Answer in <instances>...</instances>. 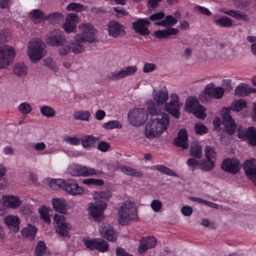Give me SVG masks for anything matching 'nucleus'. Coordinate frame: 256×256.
<instances>
[{"label": "nucleus", "instance_id": "f257e3e1", "mask_svg": "<svg viewBox=\"0 0 256 256\" xmlns=\"http://www.w3.org/2000/svg\"><path fill=\"white\" fill-rule=\"evenodd\" d=\"M169 124L168 115L162 113L158 116L148 121L146 125L144 134L150 139L159 136L168 129Z\"/></svg>", "mask_w": 256, "mask_h": 256}, {"label": "nucleus", "instance_id": "f03ea898", "mask_svg": "<svg viewBox=\"0 0 256 256\" xmlns=\"http://www.w3.org/2000/svg\"><path fill=\"white\" fill-rule=\"evenodd\" d=\"M118 222L122 225H124L136 218L137 210L134 202L131 201L124 202L118 208Z\"/></svg>", "mask_w": 256, "mask_h": 256}, {"label": "nucleus", "instance_id": "7ed1b4c3", "mask_svg": "<svg viewBox=\"0 0 256 256\" xmlns=\"http://www.w3.org/2000/svg\"><path fill=\"white\" fill-rule=\"evenodd\" d=\"M44 43L39 38L30 41L27 54L32 62L36 63L44 56Z\"/></svg>", "mask_w": 256, "mask_h": 256}, {"label": "nucleus", "instance_id": "20e7f679", "mask_svg": "<svg viewBox=\"0 0 256 256\" xmlns=\"http://www.w3.org/2000/svg\"><path fill=\"white\" fill-rule=\"evenodd\" d=\"M185 109L186 112H192L196 117L204 119L206 116V109L201 106L198 99L190 96L186 102Z\"/></svg>", "mask_w": 256, "mask_h": 256}, {"label": "nucleus", "instance_id": "39448f33", "mask_svg": "<svg viewBox=\"0 0 256 256\" xmlns=\"http://www.w3.org/2000/svg\"><path fill=\"white\" fill-rule=\"evenodd\" d=\"M80 32L76 34V38L82 41L93 42L96 40V30L89 24H82L78 26Z\"/></svg>", "mask_w": 256, "mask_h": 256}, {"label": "nucleus", "instance_id": "423d86ee", "mask_svg": "<svg viewBox=\"0 0 256 256\" xmlns=\"http://www.w3.org/2000/svg\"><path fill=\"white\" fill-rule=\"evenodd\" d=\"M15 56L14 48L8 45L0 46V68H4L10 66Z\"/></svg>", "mask_w": 256, "mask_h": 256}, {"label": "nucleus", "instance_id": "0eeeda50", "mask_svg": "<svg viewBox=\"0 0 256 256\" xmlns=\"http://www.w3.org/2000/svg\"><path fill=\"white\" fill-rule=\"evenodd\" d=\"M84 42H85L82 41L81 39L77 38L76 34L74 40L60 48L58 50L59 53L62 56H66L70 52L76 54L81 53L85 50V46L83 44Z\"/></svg>", "mask_w": 256, "mask_h": 256}, {"label": "nucleus", "instance_id": "6e6552de", "mask_svg": "<svg viewBox=\"0 0 256 256\" xmlns=\"http://www.w3.org/2000/svg\"><path fill=\"white\" fill-rule=\"evenodd\" d=\"M148 119L146 112L144 108H135L129 112L128 120L130 123L134 126H140Z\"/></svg>", "mask_w": 256, "mask_h": 256}, {"label": "nucleus", "instance_id": "1a4fd4ad", "mask_svg": "<svg viewBox=\"0 0 256 256\" xmlns=\"http://www.w3.org/2000/svg\"><path fill=\"white\" fill-rule=\"evenodd\" d=\"M106 206V204L102 200L90 203L88 207V212L95 221L100 222L104 218V212Z\"/></svg>", "mask_w": 256, "mask_h": 256}, {"label": "nucleus", "instance_id": "9d476101", "mask_svg": "<svg viewBox=\"0 0 256 256\" xmlns=\"http://www.w3.org/2000/svg\"><path fill=\"white\" fill-rule=\"evenodd\" d=\"M45 40L48 45L59 46L65 44L66 39L62 31L60 30H54L48 34Z\"/></svg>", "mask_w": 256, "mask_h": 256}, {"label": "nucleus", "instance_id": "9b49d317", "mask_svg": "<svg viewBox=\"0 0 256 256\" xmlns=\"http://www.w3.org/2000/svg\"><path fill=\"white\" fill-rule=\"evenodd\" d=\"M70 173L73 176L86 177L98 176L102 174V172L88 166L78 165L71 168Z\"/></svg>", "mask_w": 256, "mask_h": 256}, {"label": "nucleus", "instance_id": "f8f14e48", "mask_svg": "<svg viewBox=\"0 0 256 256\" xmlns=\"http://www.w3.org/2000/svg\"><path fill=\"white\" fill-rule=\"evenodd\" d=\"M170 98V102L164 104V109L169 114L178 118L180 116V108L182 105V103L179 102L178 96L176 94H172Z\"/></svg>", "mask_w": 256, "mask_h": 256}, {"label": "nucleus", "instance_id": "ddd939ff", "mask_svg": "<svg viewBox=\"0 0 256 256\" xmlns=\"http://www.w3.org/2000/svg\"><path fill=\"white\" fill-rule=\"evenodd\" d=\"M137 70L138 68L136 66H128L118 71L109 73L107 75V78L110 80H118L134 75Z\"/></svg>", "mask_w": 256, "mask_h": 256}, {"label": "nucleus", "instance_id": "4468645a", "mask_svg": "<svg viewBox=\"0 0 256 256\" xmlns=\"http://www.w3.org/2000/svg\"><path fill=\"white\" fill-rule=\"evenodd\" d=\"M150 24V22L147 18H138L132 22V27L135 32L146 36L150 33L148 29Z\"/></svg>", "mask_w": 256, "mask_h": 256}, {"label": "nucleus", "instance_id": "2eb2a0df", "mask_svg": "<svg viewBox=\"0 0 256 256\" xmlns=\"http://www.w3.org/2000/svg\"><path fill=\"white\" fill-rule=\"evenodd\" d=\"M108 35L114 38L122 36L126 34L125 28L124 25L118 21H110L107 26Z\"/></svg>", "mask_w": 256, "mask_h": 256}, {"label": "nucleus", "instance_id": "dca6fc26", "mask_svg": "<svg viewBox=\"0 0 256 256\" xmlns=\"http://www.w3.org/2000/svg\"><path fill=\"white\" fill-rule=\"evenodd\" d=\"M154 100L158 104H162L168 100V95L167 88L165 86H159L152 91Z\"/></svg>", "mask_w": 256, "mask_h": 256}, {"label": "nucleus", "instance_id": "f3484780", "mask_svg": "<svg viewBox=\"0 0 256 256\" xmlns=\"http://www.w3.org/2000/svg\"><path fill=\"white\" fill-rule=\"evenodd\" d=\"M79 18L78 15L74 13L68 14L62 24V28L68 33L74 32L76 30V24L78 22Z\"/></svg>", "mask_w": 256, "mask_h": 256}, {"label": "nucleus", "instance_id": "a211bd4d", "mask_svg": "<svg viewBox=\"0 0 256 256\" xmlns=\"http://www.w3.org/2000/svg\"><path fill=\"white\" fill-rule=\"evenodd\" d=\"M256 160H246L243 164V168L249 178L256 186Z\"/></svg>", "mask_w": 256, "mask_h": 256}, {"label": "nucleus", "instance_id": "6ab92c4d", "mask_svg": "<svg viewBox=\"0 0 256 256\" xmlns=\"http://www.w3.org/2000/svg\"><path fill=\"white\" fill-rule=\"evenodd\" d=\"M63 190L72 195L81 194L84 192L82 188L80 186L74 179L66 180Z\"/></svg>", "mask_w": 256, "mask_h": 256}, {"label": "nucleus", "instance_id": "aec40b11", "mask_svg": "<svg viewBox=\"0 0 256 256\" xmlns=\"http://www.w3.org/2000/svg\"><path fill=\"white\" fill-rule=\"evenodd\" d=\"M100 234L109 242H115L118 238V234L113 228L109 225H102L98 228Z\"/></svg>", "mask_w": 256, "mask_h": 256}, {"label": "nucleus", "instance_id": "412c9836", "mask_svg": "<svg viewBox=\"0 0 256 256\" xmlns=\"http://www.w3.org/2000/svg\"><path fill=\"white\" fill-rule=\"evenodd\" d=\"M204 94L208 96L219 99L222 97L224 94V88L220 86H216L213 83H210L207 84L204 90Z\"/></svg>", "mask_w": 256, "mask_h": 256}, {"label": "nucleus", "instance_id": "4be33fe9", "mask_svg": "<svg viewBox=\"0 0 256 256\" xmlns=\"http://www.w3.org/2000/svg\"><path fill=\"white\" fill-rule=\"evenodd\" d=\"M222 169L230 173L236 174L240 169L239 161L236 158H226L222 164Z\"/></svg>", "mask_w": 256, "mask_h": 256}, {"label": "nucleus", "instance_id": "5701e85b", "mask_svg": "<svg viewBox=\"0 0 256 256\" xmlns=\"http://www.w3.org/2000/svg\"><path fill=\"white\" fill-rule=\"evenodd\" d=\"M222 124L224 126L226 130L230 134H233L236 128V124L232 116L228 112H224L222 116Z\"/></svg>", "mask_w": 256, "mask_h": 256}, {"label": "nucleus", "instance_id": "b1692460", "mask_svg": "<svg viewBox=\"0 0 256 256\" xmlns=\"http://www.w3.org/2000/svg\"><path fill=\"white\" fill-rule=\"evenodd\" d=\"M156 240L153 236L144 238L140 241V246L138 248V252L142 254L148 248H151L156 246Z\"/></svg>", "mask_w": 256, "mask_h": 256}, {"label": "nucleus", "instance_id": "393cba45", "mask_svg": "<svg viewBox=\"0 0 256 256\" xmlns=\"http://www.w3.org/2000/svg\"><path fill=\"white\" fill-rule=\"evenodd\" d=\"M220 11L236 20H242L246 22L250 21V18L248 15L244 12L238 10H226V8H222Z\"/></svg>", "mask_w": 256, "mask_h": 256}, {"label": "nucleus", "instance_id": "a878e982", "mask_svg": "<svg viewBox=\"0 0 256 256\" xmlns=\"http://www.w3.org/2000/svg\"><path fill=\"white\" fill-rule=\"evenodd\" d=\"M174 142L177 146L184 149L188 147V134L184 129H181L180 130L177 137L174 139Z\"/></svg>", "mask_w": 256, "mask_h": 256}, {"label": "nucleus", "instance_id": "bb28decb", "mask_svg": "<svg viewBox=\"0 0 256 256\" xmlns=\"http://www.w3.org/2000/svg\"><path fill=\"white\" fill-rule=\"evenodd\" d=\"M4 222L10 230L14 232L18 230L20 219L17 216L9 215L6 216Z\"/></svg>", "mask_w": 256, "mask_h": 256}, {"label": "nucleus", "instance_id": "cd10ccee", "mask_svg": "<svg viewBox=\"0 0 256 256\" xmlns=\"http://www.w3.org/2000/svg\"><path fill=\"white\" fill-rule=\"evenodd\" d=\"M54 209L58 212L66 214L67 212V204L64 198H54L52 200Z\"/></svg>", "mask_w": 256, "mask_h": 256}, {"label": "nucleus", "instance_id": "c85d7f7f", "mask_svg": "<svg viewBox=\"0 0 256 256\" xmlns=\"http://www.w3.org/2000/svg\"><path fill=\"white\" fill-rule=\"evenodd\" d=\"M256 92V88L244 83L240 84L235 89V94L240 96H245L250 93Z\"/></svg>", "mask_w": 256, "mask_h": 256}, {"label": "nucleus", "instance_id": "c756f323", "mask_svg": "<svg viewBox=\"0 0 256 256\" xmlns=\"http://www.w3.org/2000/svg\"><path fill=\"white\" fill-rule=\"evenodd\" d=\"M4 204L12 208H16L22 204L20 199L14 196H4L2 198Z\"/></svg>", "mask_w": 256, "mask_h": 256}, {"label": "nucleus", "instance_id": "7c9ffc66", "mask_svg": "<svg viewBox=\"0 0 256 256\" xmlns=\"http://www.w3.org/2000/svg\"><path fill=\"white\" fill-rule=\"evenodd\" d=\"M27 66L23 62H16L12 66L14 74L17 76L21 78L26 76L27 74Z\"/></svg>", "mask_w": 256, "mask_h": 256}, {"label": "nucleus", "instance_id": "2f4dec72", "mask_svg": "<svg viewBox=\"0 0 256 256\" xmlns=\"http://www.w3.org/2000/svg\"><path fill=\"white\" fill-rule=\"evenodd\" d=\"M30 18L35 23H40L46 20V15L40 10H34L30 14Z\"/></svg>", "mask_w": 256, "mask_h": 256}, {"label": "nucleus", "instance_id": "473e14b6", "mask_svg": "<svg viewBox=\"0 0 256 256\" xmlns=\"http://www.w3.org/2000/svg\"><path fill=\"white\" fill-rule=\"evenodd\" d=\"M178 30L176 28H170L164 30H158L155 31L154 34L158 38H164L171 35H176Z\"/></svg>", "mask_w": 256, "mask_h": 256}, {"label": "nucleus", "instance_id": "72a5a7b5", "mask_svg": "<svg viewBox=\"0 0 256 256\" xmlns=\"http://www.w3.org/2000/svg\"><path fill=\"white\" fill-rule=\"evenodd\" d=\"M36 232V228L29 224L22 230L21 233L24 236L30 240H33L35 238Z\"/></svg>", "mask_w": 256, "mask_h": 256}, {"label": "nucleus", "instance_id": "f704fd0d", "mask_svg": "<svg viewBox=\"0 0 256 256\" xmlns=\"http://www.w3.org/2000/svg\"><path fill=\"white\" fill-rule=\"evenodd\" d=\"M50 252L47 250L44 242L40 240L38 242L36 248L34 256H48Z\"/></svg>", "mask_w": 256, "mask_h": 256}, {"label": "nucleus", "instance_id": "c9c22d12", "mask_svg": "<svg viewBox=\"0 0 256 256\" xmlns=\"http://www.w3.org/2000/svg\"><path fill=\"white\" fill-rule=\"evenodd\" d=\"M120 171L125 174L136 176L142 177L143 174L140 171L126 166H121L119 167Z\"/></svg>", "mask_w": 256, "mask_h": 256}, {"label": "nucleus", "instance_id": "e433bc0d", "mask_svg": "<svg viewBox=\"0 0 256 256\" xmlns=\"http://www.w3.org/2000/svg\"><path fill=\"white\" fill-rule=\"evenodd\" d=\"M216 25L222 28H230L233 26L232 20L228 16H222L214 20Z\"/></svg>", "mask_w": 256, "mask_h": 256}, {"label": "nucleus", "instance_id": "4c0bfd02", "mask_svg": "<svg viewBox=\"0 0 256 256\" xmlns=\"http://www.w3.org/2000/svg\"><path fill=\"white\" fill-rule=\"evenodd\" d=\"M98 138L92 136H86L82 138L80 142L82 146L84 148H90L94 146Z\"/></svg>", "mask_w": 256, "mask_h": 256}, {"label": "nucleus", "instance_id": "58836bf2", "mask_svg": "<svg viewBox=\"0 0 256 256\" xmlns=\"http://www.w3.org/2000/svg\"><path fill=\"white\" fill-rule=\"evenodd\" d=\"M244 136L248 140V143L252 146H256V128L250 127L244 132Z\"/></svg>", "mask_w": 256, "mask_h": 256}, {"label": "nucleus", "instance_id": "ea45409f", "mask_svg": "<svg viewBox=\"0 0 256 256\" xmlns=\"http://www.w3.org/2000/svg\"><path fill=\"white\" fill-rule=\"evenodd\" d=\"M44 65L54 72L59 70V67L52 57H47L44 60Z\"/></svg>", "mask_w": 256, "mask_h": 256}, {"label": "nucleus", "instance_id": "a19ab883", "mask_svg": "<svg viewBox=\"0 0 256 256\" xmlns=\"http://www.w3.org/2000/svg\"><path fill=\"white\" fill-rule=\"evenodd\" d=\"M160 104H158L156 102H150L147 104V110L150 114L152 116H155L159 115L160 112V109L159 106Z\"/></svg>", "mask_w": 256, "mask_h": 256}, {"label": "nucleus", "instance_id": "79ce46f5", "mask_svg": "<svg viewBox=\"0 0 256 256\" xmlns=\"http://www.w3.org/2000/svg\"><path fill=\"white\" fill-rule=\"evenodd\" d=\"M247 106V102L244 100H235L232 104V108L236 112L242 110Z\"/></svg>", "mask_w": 256, "mask_h": 256}, {"label": "nucleus", "instance_id": "37998d69", "mask_svg": "<svg viewBox=\"0 0 256 256\" xmlns=\"http://www.w3.org/2000/svg\"><path fill=\"white\" fill-rule=\"evenodd\" d=\"M73 116L75 120L88 121L90 116V114L87 110H80L75 112Z\"/></svg>", "mask_w": 256, "mask_h": 256}, {"label": "nucleus", "instance_id": "c03bdc74", "mask_svg": "<svg viewBox=\"0 0 256 256\" xmlns=\"http://www.w3.org/2000/svg\"><path fill=\"white\" fill-rule=\"evenodd\" d=\"M190 154L192 156L200 158L202 156V148L197 143H192L191 145Z\"/></svg>", "mask_w": 256, "mask_h": 256}, {"label": "nucleus", "instance_id": "a18cd8bd", "mask_svg": "<svg viewBox=\"0 0 256 256\" xmlns=\"http://www.w3.org/2000/svg\"><path fill=\"white\" fill-rule=\"evenodd\" d=\"M96 248L95 250L104 252L108 251L109 246L108 242L104 239L98 238L96 239Z\"/></svg>", "mask_w": 256, "mask_h": 256}, {"label": "nucleus", "instance_id": "49530a36", "mask_svg": "<svg viewBox=\"0 0 256 256\" xmlns=\"http://www.w3.org/2000/svg\"><path fill=\"white\" fill-rule=\"evenodd\" d=\"M41 114L46 118H52L56 114L54 108L48 106H43L40 108Z\"/></svg>", "mask_w": 256, "mask_h": 256}, {"label": "nucleus", "instance_id": "de8ad7c7", "mask_svg": "<svg viewBox=\"0 0 256 256\" xmlns=\"http://www.w3.org/2000/svg\"><path fill=\"white\" fill-rule=\"evenodd\" d=\"M56 232L62 236H68V230L70 226L68 224L66 223L59 226H56Z\"/></svg>", "mask_w": 256, "mask_h": 256}, {"label": "nucleus", "instance_id": "09e8293b", "mask_svg": "<svg viewBox=\"0 0 256 256\" xmlns=\"http://www.w3.org/2000/svg\"><path fill=\"white\" fill-rule=\"evenodd\" d=\"M82 183L88 186H102L104 184V181L102 179L90 178L83 180Z\"/></svg>", "mask_w": 256, "mask_h": 256}, {"label": "nucleus", "instance_id": "8fccbe9b", "mask_svg": "<svg viewBox=\"0 0 256 256\" xmlns=\"http://www.w3.org/2000/svg\"><path fill=\"white\" fill-rule=\"evenodd\" d=\"M66 180L62 179H54L50 182V186L53 190H57L62 188L63 190Z\"/></svg>", "mask_w": 256, "mask_h": 256}, {"label": "nucleus", "instance_id": "3c124183", "mask_svg": "<svg viewBox=\"0 0 256 256\" xmlns=\"http://www.w3.org/2000/svg\"><path fill=\"white\" fill-rule=\"evenodd\" d=\"M62 140L66 143L71 145L78 146L80 142V140L76 136H72L68 135L64 136Z\"/></svg>", "mask_w": 256, "mask_h": 256}, {"label": "nucleus", "instance_id": "603ef678", "mask_svg": "<svg viewBox=\"0 0 256 256\" xmlns=\"http://www.w3.org/2000/svg\"><path fill=\"white\" fill-rule=\"evenodd\" d=\"M191 200H192L194 201L197 202L198 203L206 205V206H207L209 207H210L212 208H213L218 209L219 208L218 204H217L215 203H214L212 202H210L204 200L201 198L192 197L191 198Z\"/></svg>", "mask_w": 256, "mask_h": 256}, {"label": "nucleus", "instance_id": "864d4df0", "mask_svg": "<svg viewBox=\"0 0 256 256\" xmlns=\"http://www.w3.org/2000/svg\"><path fill=\"white\" fill-rule=\"evenodd\" d=\"M18 110L24 115H26L30 114L32 110V108L31 106L27 102H23L20 104L18 108Z\"/></svg>", "mask_w": 256, "mask_h": 256}, {"label": "nucleus", "instance_id": "5fc2aeb1", "mask_svg": "<svg viewBox=\"0 0 256 256\" xmlns=\"http://www.w3.org/2000/svg\"><path fill=\"white\" fill-rule=\"evenodd\" d=\"M204 150L207 160H213L216 158V152L212 148L206 146Z\"/></svg>", "mask_w": 256, "mask_h": 256}, {"label": "nucleus", "instance_id": "6e6d98bb", "mask_svg": "<svg viewBox=\"0 0 256 256\" xmlns=\"http://www.w3.org/2000/svg\"><path fill=\"white\" fill-rule=\"evenodd\" d=\"M67 10L68 11H75L76 12H79L81 10H84V6L80 4L72 2L68 4L67 6Z\"/></svg>", "mask_w": 256, "mask_h": 256}, {"label": "nucleus", "instance_id": "4d7b16f0", "mask_svg": "<svg viewBox=\"0 0 256 256\" xmlns=\"http://www.w3.org/2000/svg\"><path fill=\"white\" fill-rule=\"evenodd\" d=\"M102 127L105 129L110 130L114 128H121L122 126L118 120H112L104 124Z\"/></svg>", "mask_w": 256, "mask_h": 256}, {"label": "nucleus", "instance_id": "13d9d810", "mask_svg": "<svg viewBox=\"0 0 256 256\" xmlns=\"http://www.w3.org/2000/svg\"><path fill=\"white\" fill-rule=\"evenodd\" d=\"M214 162L213 160H208L206 161L199 165L200 169L204 170H210L212 169L214 167Z\"/></svg>", "mask_w": 256, "mask_h": 256}, {"label": "nucleus", "instance_id": "bf43d9fd", "mask_svg": "<svg viewBox=\"0 0 256 256\" xmlns=\"http://www.w3.org/2000/svg\"><path fill=\"white\" fill-rule=\"evenodd\" d=\"M62 17V14L60 12H54L46 15V20L51 22H56Z\"/></svg>", "mask_w": 256, "mask_h": 256}, {"label": "nucleus", "instance_id": "052dcab7", "mask_svg": "<svg viewBox=\"0 0 256 256\" xmlns=\"http://www.w3.org/2000/svg\"><path fill=\"white\" fill-rule=\"evenodd\" d=\"M194 128L196 132L199 134H202L208 132L207 128L201 122L196 124Z\"/></svg>", "mask_w": 256, "mask_h": 256}, {"label": "nucleus", "instance_id": "680f3d73", "mask_svg": "<svg viewBox=\"0 0 256 256\" xmlns=\"http://www.w3.org/2000/svg\"><path fill=\"white\" fill-rule=\"evenodd\" d=\"M156 168L159 172H162L170 176H176V173L169 168L164 166L162 165H158L156 166Z\"/></svg>", "mask_w": 256, "mask_h": 256}, {"label": "nucleus", "instance_id": "e2e57ef3", "mask_svg": "<svg viewBox=\"0 0 256 256\" xmlns=\"http://www.w3.org/2000/svg\"><path fill=\"white\" fill-rule=\"evenodd\" d=\"M96 239H92V240H88V239H84L83 242L84 244L86 246L91 250H94L96 248Z\"/></svg>", "mask_w": 256, "mask_h": 256}, {"label": "nucleus", "instance_id": "0e129e2a", "mask_svg": "<svg viewBox=\"0 0 256 256\" xmlns=\"http://www.w3.org/2000/svg\"><path fill=\"white\" fill-rule=\"evenodd\" d=\"M150 206L155 212H158L162 208V203L158 200H154L150 204Z\"/></svg>", "mask_w": 256, "mask_h": 256}, {"label": "nucleus", "instance_id": "69168bd1", "mask_svg": "<svg viewBox=\"0 0 256 256\" xmlns=\"http://www.w3.org/2000/svg\"><path fill=\"white\" fill-rule=\"evenodd\" d=\"M54 220L56 222V226H59L62 224H66V218L64 216L58 214H55L54 216Z\"/></svg>", "mask_w": 256, "mask_h": 256}, {"label": "nucleus", "instance_id": "338daca9", "mask_svg": "<svg viewBox=\"0 0 256 256\" xmlns=\"http://www.w3.org/2000/svg\"><path fill=\"white\" fill-rule=\"evenodd\" d=\"M186 164L192 170H194L200 165L198 162L194 158H188Z\"/></svg>", "mask_w": 256, "mask_h": 256}, {"label": "nucleus", "instance_id": "774afa93", "mask_svg": "<svg viewBox=\"0 0 256 256\" xmlns=\"http://www.w3.org/2000/svg\"><path fill=\"white\" fill-rule=\"evenodd\" d=\"M156 66L152 63H146L144 64L142 71L144 73H148L155 70Z\"/></svg>", "mask_w": 256, "mask_h": 256}]
</instances>
